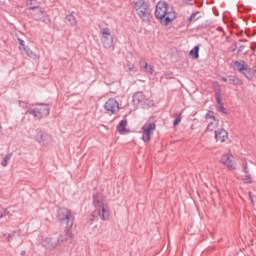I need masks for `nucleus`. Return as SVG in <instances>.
<instances>
[{
	"instance_id": "1",
	"label": "nucleus",
	"mask_w": 256,
	"mask_h": 256,
	"mask_svg": "<svg viewBox=\"0 0 256 256\" xmlns=\"http://www.w3.org/2000/svg\"><path fill=\"white\" fill-rule=\"evenodd\" d=\"M93 205L95 209L92 213V217H94V219H101V221H107L109 215H111V211L109 210L105 196L99 193L94 195Z\"/></svg>"
},
{
	"instance_id": "2",
	"label": "nucleus",
	"mask_w": 256,
	"mask_h": 256,
	"mask_svg": "<svg viewBox=\"0 0 256 256\" xmlns=\"http://www.w3.org/2000/svg\"><path fill=\"white\" fill-rule=\"evenodd\" d=\"M155 17L160 20L162 25H169L177 17V14L175 11L169 10L167 2L160 1L156 5Z\"/></svg>"
},
{
	"instance_id": "3",
	"label": "nucleus",
	"mask_w": 256,
	"mask_h": 256,
	"mask_svg": "<svg viewBox=\"0 0 256 256\" xmlns=\"http://www.w3.org/2000/svg\"><path fill=\"white\" fill-rule=\"evenodd\" d=\"M73 237L71 230L66 228L58 238L46 237L42 240V245L46 249H57L60 245H63L66 241H69Z\"/></svg>"
},
{
	"instance_id": "4",
	"label": "nucleus",
	"mask_w": 256,
	"mask_h": 256,
	"mask_svg": "<svg viewBox=\"0 0 256 256\" xmlns=\"http://www.w3.org/2000/svg\"><path fill=\"white\" fill-rule=\"evenodd\" d=\"M134 8L138 17H140L144 23H151V19H153L151 8H149V4H147L145 0L136 1L134 3Z\"/></svg>"
},
{
	"instance_id": "5",
	"label": "nucleus",
	"mask_w": 256,
	"mask_h": 256,
	"mask_svg": "<svg viewBox=\"0 0 256 256\" xmlns=\"http://www.w3.org/2000/svg\"><path fill=\"white\" fill-rule=\"evenodd\" d=\"M29 115H32L36 119H41V117H47L49 115V106L45 104H40L32 110H27Z\"/></svg>"
},
{
	"instance_id": "6",
	"label": "nucleus",
	"mask_w": 256,
	"mask_h": 256,
	"mask_svg": "<svg viewBox=\"0 0 256 256\" xmlns=\"http://www.w3.org/2000/svg\"><path fill=\"white\" fill-rule=\"evenodd\" d=\"M58 220L65 223L67 227H73V215L71 214V211L66 208L58 210Z\"/></svg>"
},
{
	"instance_id": "7",
	"label": "nucleus",
	"mask_w": 256,
	"mask_h": 256,
	"mask_svg": "<svg viewBox=\"0 0 256 256\" xmlns=\"http://www.w3.org/2000/svg\"><path fill=\"white\" fill-rule=\"evenodd\" d=\"M156 127L157 126L153 122L144 124L142 127V140L144 143H149V141H151V136L155 132Z\"/></svg>"
},
{
	"instance_id": "8",
	"label": "nucleus",
	"mask_w": 256,
	"mask_h": 256,
	"mask_svg": "<svg viewBox=\"0 0 256 256\" xmlns=\"http://www.w3.org/2000/svg\"><path fill=\"white\" fill-rule=\"evenodd\" d=\"M100 33L102 35L101 41L103 47H105V49H111V47H113V36L111 35V29L102 28Z\"/></svg>"
},
{
	"instance_id": "9",
	"label": "nucleus",
	"mask_w": 256,
	"mask_h": 256,
	"mask_svg": "<svg viewBox=\"0 0 256 256\" xmlns=\"http://www.w3.org/2000/svg\"><path fill=\"white\" fill-rule=\"evenodd\" d=\"M104 109L108 113H112V115H117L119 113V102L114 98H110L105 104Z\"/></svg>"
},
{
	"instance_id": "10",
	"label": "nucleus",
	"mask_w": 256,
	"mask_h": 256,
	"mask_svg": "<svg viewBox=\"0 0 256 256\" xmlns=\"http://www.w3.org/2000/svg\"><path fill=\"white\" fill-rule=\"evenodd\" d=\"M32 133H35V134H30L28 136L30 139H35V141H37V143H39L40 145H43V143H45L47 139V134H45L41 130H35V131L32 130Z\"/></svg>"
},
{
	"instance_id": "11",
	"label": "nucleus",
	"mask_w": 256,
	"mask_h": 256,
	"mask_svg": "<svg viewBox=\"0 0 256 256\" xmlns=\"http://www.w3.org/2000/svg\"><path fill=\"white\" fill-rule=\"evenodd\" d=\"M133 101L134 103H140V105H151V102L144 96L143 92H136L133 95Z\"/></svg>"
},
{
	"instance_id": "12",
	"label": "nucleus",
	"mask_w": 256,
	"mask_h": 256,
	"mask_svg": "<svg viewBox=\"0 0 256 256\" xmlns=\"http://www.w3.org/2000/svg\"><path fill=\"white\" fill-rule=\"evenodd\" d=\"M234 157L231 155V153L224 154L222 156V163L223 165H226L228 169H235V162L233 161Z\"/></svg>"
},
{
	"instance_id": "13",
	"label": "nucleus",
	"mask_w": 256,
	"mask_h": 256,
	"mask_svg": "<svg viewBox=\"0 0 256 256\" xmlns=\"http://www.w3.org/2000/svg\"><path fill=\"white\" fill-rule=\"evenodd\" d=\"M227 137H228V133L225 129H218L215 131L216 141H220V143H224Z\"/></svg>"
},
{
	"instance_id": "14",
	"label": "nucleus",
	"mask_w": 256,
	"mask_h": 256,
	"mask_svg": "<svg viewBox=\"0 0 256 256\" xmlns=\"http://www.w3.org/2000/svg\"><path fill=\"white\" fill-rule=\"evenodd\" d=\"M242 75H244V77H246V79H248V81H253L255 74H253V72L251 71V68H249V66H246L243 70Z\"/></svg>"
},
{
	"instance_id": "15",
	"label": "nucleus",
	"mask_w": 256,
	"mask_h": 256,
	"mask_svg": "<svg viewBox=\"0 0 256 256\" xmlns=\"http://www.w3.org/2000/svg\"><path fill=\"white\" fill-rule=\"evenodd\" d=\"M233 65H234V69L236 71H239V73L243 72L244 69L247 67V64L245 63V61H235Z\"/></svg>"
},
{
	"instance_id": "16",
	"label": "nucleus",
	"mask_w": 256,
	"mask_h": 256,
	"mask_svg": "<svg viewBox=\"0 0 256 256\" xmlns=\"http://www.w3.org/2000/svg\"><path fill=\"white\" fill-rule=\"evenodd\" d=\"M140 67L141 69H144L145 73H149L150 75H153V66L147 64V62L141 60Z\"/></svg>"
},
{
	"instance_id": "17",
	"label": "nucleus",
	"mask_w": 256,
	"mask_h": 256,
	"mask_svg": "<svg viewBox=\"0 0 256 256\" xmlns=\"http://www.w3.org/2000/svg\"><path fill=\"white\" fill-rule=\"evenodd\" d=\"M126 128H127V120H121L120 123L118 124L117 126V130L118 132L123 135L125 134V131H126Z\"/></svg>"
},
{
	"instance_id": "18",
	"label": "nucleus",
	"mask_w": 256,
	"mask_h": 256,
	"mask_svg": "<svg viewBox=\"0 0 256 256\" xmlns=\"http://www.w3.org/2000/svg\"><path fill=\"white\" fill-rule=\"evenodd\" d=\"M228 83L230 85H243V80H241L235 76H228Z\"/></svg>"
},
{
	"instance_id": "19",
	"label": "nucleus",
	"mask_w": 256,
	"mask_h": 256,
	"mask_svg": "<svg viewBox=\"0 0 256 256\" xmlns=\"http://www.w3.org/2000/svg\"><path fill=\"white\" fill-rule=\"evenodd\" d=\"M218 127H219V120L214 119L208 123L207 131H215V129Z\"/></svg>"
},
{
	"instance_id": "20",
	"label": "nucleus",
	"mask_w": 256,
	"mask_h": 256,
	"mask_svg": "<svg viewBox=\"0 0 256 256\" xmlns=\"http://www.w3.org/2000/svg\"><path fill=\"white\" fill-rule=\"evenodd\" d=\"M192 59H199V45L195 46L189 53Z\"/></svg>"
},
{
	"instance_id": "21",
	"label": "nucleus",
	"mask_w": 256,
	"mask_h": 256,
	"mask_svg": "<svg viewBox=\"0 0 256 256\" xmlns=\"http://www.w3.org/2000/svg\"><path fill=\"white\" fill-rule=\"evenodd\" d=\"M19 106L24 109L25 113L29 115V110H33V105L27 104L26 102H19Z\"/></svg>"
},
{
	"instance_id": "22",
	"label": "nucleus",
	"mask_w": 256,
	"mask_h": 256,
	"mask_svg": "<svg viewBox=\"0 0 256 256\" xmlns=\"http://www.w3.org/2000/svg\"><path fill=\"white\" fill-rule=\"evenodd\" d=\"M66 19L68 20L70 25H72V27H75V25H77V19L75 18V16H73V14L67 15Z\"/></svg>"
},
{
	"instance_id": "23",
	"label": "nucleus",
	"mask_w": 256,
	"mask_h": 256,
	"mask_svg": "<svg viewBox=\"0 0 256 256\" xmlns=\"http://www.w3.org/2000/svg\"><path fill=\"white\" fill-rule=\"evenodd\" d=\"M244 174L245 175L242 176L244 183H253V180H251V174H249V172Z\"/></svg>"
},
{
	"instance_id": "24",
	"label": "nucleus",
	"mask_w": 256,
	"mask_h": 256,
	"mask_svg": "<svg viewBox=\"0 0 256 256\" xmlns=\"http://www.w3.org/2000/svg\"><path fill=\"white\" fill-rule=\"evenodd\" d=\"M9 161H11V154H8L4 157L3 161H2V167H7V165H9Z\"/></svg>"
},
{
	"instance_id": "25",
	"label": "nucleus",
	"mask_w": 256,
	"mask_h": 256,
	"mask_svg": "<svg viewBox=\"0 0 256 256\" xmlns=\"http://www.w3.org/2000/svg\"><path fill=\"white\" fill-rule=\"evenodd\" d=\"M18 41H19V45L21 46L20 50L26 51L27 55H30L29 50L27 49V47H25V41L21 39H18Z\"/></svg>"
},
{
	"instance_id": "26",
	"label": "nucleus",
	"mask_w": 256,
	"mask_h": 256,
	"mask_svg": "<svg viewBox=\"0 0 256 256\" xmlns=\"http://www.w3.org/2000/svg\"><path fill=\"white\" fill-rule=\"evenodd\" d=\"M199 15V12H196L194 14H192L189 18H188V21H197V19H199L200 16H197Z\"/></svg>"
},
{
	"instance_id": "27",
	"label": "nucleus",
	"mask_w": 256,
	"mask_h": 256,
	"mask_svg": "<svg viewBox=\"0 0 256 256\" xmlns=\"http://www.w3.org/2000/svg\"><path fill=\"white\" fill-rule=\"evenodd\" d=\"M216 103H217V105H223V103H221V93L220 92H216Z\"/></svg>"
},
{
	"instance_id": "28",
	"label": "nucleus",
	"mask_w": 256,
	"mask_h": 256,
	"mask_svg": "<svg viewBox=\"0 0 256 256\" xmlns=\"http://www.w3.org/2000/svg\"><path fill=\"white\" fill-rule=\"evenodd\" d=\"M206 119H212V121H215V115H213V112H209L206 114Z\"/></svg>"
},
{
	"instance_id": "29",
	"label": "nucleus",
	"mask_w": 256,
	"mask_h": 256,
	"mask_svg": "<svg viewBox=\"0 0 256 256\" xmlns=\"http://www.w3.org/2000/svg\"><path fill=\"white\" fill-rule=\"evenodd\" d=\"M179 123H181V115L176 117V119L174 120V122H173L174 127H177V125H179Z\"/></svg>"
},
{
	"instance_id": "30",
	"label": "nucleus",
	"mask_w": 256,
	"mask_h": 256,
	"mask_svg": "<svg viewBox=\"0 0 256 256\" xmlns=\"http://www.w3.org/2000/svg\"><path fill=\"white\" fill-rule=\"evenodd\" d=\"M30 9H36V13H43V9L39 8V7H30Z\"/></svg>"
},
{
	"instance_id": "31",
	"label": "nucleus",
	"mask_w": 256,
	"mask_h": 256,
	"mask_svg": "<svg viewBox=\"0 0 256 256\" xmlns=\"http://www.w3.org/2000/svg\"><path fill=\"white\" fill-rule=\"evenodd\" d=\"M218 111L225 113V107H223V104L218 105Z\"/></svg>"
},
{
	"instance_id": "32",
	"label": "nucleus",
	"mask_w": 256,
	"mask_h": 256,
	"mask_svg": "<svg viewBox=\"0 0 256 256\" xmlns=\"http://www.w3.org/2000/svg\"><path fill=\"white\" fill-rule=\"evenodd\" d=\"M243 173H249V169L247 168V162L243 164Z\"/></svg>"
},
{
	"instance_id": "33",
	"label": "nucleus",
	"mask_w": 256,
	"mask_h": 256,
	"mask_svg": "<svg viewBox=\"0 0 256 256\" xmlns=\"http://www.w3.org/2000/svg\"><path fill=\"white\" fill-rule=\"evenodd\" d=\"M220 81H223L224 83H229V76L228 77H222Z\"/></svg>"
},
{
	"instance_id": "34",
	"label": "nucleus",
	"mask_w": 256,
	"mask_h": 256,
	"mask_svg": "<svg viewBox=\"0 0 256 256\" xmlns=\"http://www.w3.org/2000/svg\"><path fill=\"white\" fill-rule=\"evenodd\" d=\"M133 69H135V65L134 64H128V71H133Z\"/></svg>"
},
{
	"instance_id": "35",
	"label": "nucleus",
	"mask_w": 256,
	"mask_h": 256,
	"mask_svg": "<svg viewBox=\"0 0 256 256\" xmlns=\"http://www.w3.org/2000/svg\"><path fill=\"white\" fill-rule=\"evenodd\" d=\"M8 241L11 243L15 241V236H9Z\"/></svg>"
},
{
	"instance_id": "36",
	"label": "nucleus",
	"mask_w": 256,
	"mask_h": 256,
	"mask_svg": "<svg viewBox=\"0 0 256 256\" xmlns=\"http://www.w3.org/2000/svg\"><path fill=\"white\" fill-rule=\"evenodd\" d=\"M3 213H4L3 210L0 209V219L1 217H3Z\"/></svg>"
},
{
	"instance_id": "37",
	"label": "nucleus",
	"mask_w": 256,
	"mask_h": 256,
	"mask_svg": "<svg viewBox=\"0 0 256 256\" xmlns=\"http://www.w3.org/2000/svg\"><path fill=\"white\" fill-rule=\"evenodd\" d=\"M253 74L256 73V66L253 67Z\"/></svg>"
},
{
	"instance_id": "38",
	"label": "nucleus",
	"mask_w": 256,
	"mask_h": 256,
	"mask_svg": "<svg viewBox=\"0 0 256 256\" xmlns=\"http://www.w3.org/2000/svg\"><path fill=\"white\" fill-rule=\"evenodd\" d=\"M1 131H3V126H1V124H0V133H1Z\"/></svg>"
},
{
	"instance_id": "39",
	"label": "nucleus",
	"mask_w": 256,
	"mask_h": 256,
	"mask_svg": "<svg viewBox=\"0 0 256 256\" xmlns=\"http://www.w3.org/2000/svg\"><path fill=\"white\" fill-rule=\"evenodd\" d=\"M250 201H252V202H253V198H251V196H250Z\"/></svg>"
},
{
	"instance_id": "40",
	"label": "nucleus",
	"mask_w": 256,
	"mask_h": 256,
	"mask_svg": "<svg viewBox=\"0 0 256 256\" xmlns=\"http://www.w3.org/2000/svg\"><path fill=\"white\" fill-rule=\"evenodd\" d=\"M1 1H3V0H0V3H1Z\"/></svg>"
}]
</instances>
